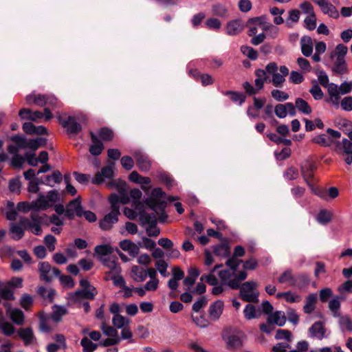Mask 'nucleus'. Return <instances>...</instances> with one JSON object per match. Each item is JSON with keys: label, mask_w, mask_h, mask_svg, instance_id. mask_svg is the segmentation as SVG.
I'll return each instance as SVG.
<instances>
[{"label": "nucleus", "mask_w": 352, "mask_h": 352, "mask_svg": "<svg viewBox=\"0 0 352 352\" xmlns=\"http://www.w3.org/2000/svg\"><path fill=\"white\" fill-rule=\"evenodd\" d=\"M29 218H21L19 219V225L25 230L30 231L31 233L39 236L42 234L43 230L41 225L45 223L47 214H39L38 212H32Z\"/></svg>", "instance_id": "f257e3e1"}, {"label": "nucleus", "mask_w": 352, "mask_h": 352, "mask_svg": "<svg viewBox=\"0 0 352 352\" xmlns=\"http://www.w3.org/2000/svg\"><path fill=\"white\" fill-rule=\"evenodd\" d=\"M348 48L344 45L340 43L336 45L334 51L330 54V58L333 63L332 71L338 74H343L346 72L347 67L345 60V56L347 54Z\"/></svg>", "instance_id": "f03ea898"}, {"label": "nucleus", "mask_w": 352, "mask_h": 352, "mask_svg": "<svg viewBox=\"0 0 352 352\" xmlns=\"http://www.w3.org/2000/svg\"><path fill=\"white\" fill-rule=\"evenodd\" d=\"M60 198L59 192L56 190H50L47 195L39 193L36 199L33 200V206L39 210H46L53 206Z\"/></svg>", "instance_id": "7ed1b4c3"}, {"label": "nucleus", "mask_w": 352, "mask_h": 352, "mask_svg": "<svg viewBox=\"0 0 352 352\" xmlns=\"http://www.w3.org/2000/svg\"><path fill=\"white\" fill-rule=\"evenodd\" d=\"M257 283L255 281L250 280L240 284L239 296L241 298L248 302H258L259 293L256 291Z\"/></svg>", "instance_id": "20e7f679"}, {"label": "nucleus", "mask_w": 352, "mask_h": 352, "mask_svg": "<svg viewBox=\"0 0 352 352\" xmlns=\"http://www.w3.org/2000/svg\"><path fill=\"white\" fill-rule=\"evenodd\" d=\"M223 267V264L216 265L210 271L208 274H203L200 280L201 281H206L209 285H212V293L214 295H219L223 291V286L225 285L221 282L219 283V280L214 275V272Z\"/></svg>", "instance_id": "39448f33"}, {"label": "nucleus", "mask_w": 352, "mask_h": 352, "mask_svg": "<svg viewBox=\"0 0 352 352\" xmlns=\"http://www.w3.org/2000/svg\"><path fill=\"white\" fill-rule=\"evenodd\" d=\"M120 212L115 204L111 206V211L99 221L100 228L103 230H110L118 221Z\"/></svg>", "instance_id": "423d86ee"}, {"label": "nucleus", "mask_w": 352, "mask_h": 352, "mask_svg": "<svg viewBox=\"0 0 352 352\" xmlns=\"http://www.w3.org/2000/svg\"><path fill=\"white\" fill-rule=\"evenodd\" d=\"M58 120L69 135H76L82 130L81 124L77 122L75 117L68 116L65 119H63L62 117L58 116Z\"/></svg>", "instance_id": "0eeeda50"}, {"label": "nucleus", "mask_w": 352, "mask_h": 352, "mask_svg": "<svg viewBox=\"0 0 352 352\" xmlns=\"http://www.w3.org/2000/svg\"><path fill=\"white\" fill-rule=\"evenodd\" d=\"M38 271L41 279L45 282H51L54 276H60V272L57 268H52L47 262H41L39 263Z\"/></svg>", "instance_id": "6e6552de"}, {"label": "nucleus", "mask_w": 352, "mask_h": 352, "mask_svg": "<svg viewBox=\"0 0 352 352\" xmlns=\"http://www.w3.org/2000/svg\"><path fill=\"white\" fill-rule=\"evenodd\" d=\"M82 217V207L79 198L72 199L65 208V217L69 220H73L74 217Z\"/></svg>", "instance_id": "1a4fd4ad"}, {"label": "nucleus", "mask_w": 352, "mask_h": 352, "mask_svg": "<svg viewBox=\"0 0 352 352\" xmlns=\"http://www.w3.org/2000/svg\"><path fill=\"white\" fill-rule=\"evenodd\" d=\"M227 347L230 350L239 349L243 346V340L246 336L242 331H238L236 333L230 334L227 336H223Z\"/></svg>", "instance_id": "9d476101"}, {"label": "nucleus", "mask_w": 352, "mask_h": 352, "mask_svg": "<svg viewBox=\"0 0 352 352\" xmlns=\"http://www.w3.org/2000/svg\"><path fill=\"white\" fill-rule=\"evenodd\" d=\"M217 270L218 276L223 284L233 289H238L240 287V284H238L236 280H234V273L233 272L226 269Z\"/></svg>", "instance_id": "9b49d317"}, {"label": "nucleus", "mask_w": 352, "mask_h": 352, "mask_svg": "<svg viewBox=\"0 0 352 352\" xmlns=\"http://www.w3.org/2000/svg\"><path fill=\"white\" fill-rule=\"evenodd\" d=\"M316 169L315 163L311 160H305L302 163L300 166L301 175L307 185L311 183Z\"/></svg>", "instance_id": "f8f14e48"}, {"label": "nucleus", "mask_w": 352, "mask_h": 352, "mask_svg": "<svg viewBox=\"0 0 352 352\" xmlns=\"http://www.w3.org/2000/svg\"><path fill=\"white\" fill-rule=\"evenodd\" d=\"M274 113L279 118H285L287 114L290 116H295L296 111L295 106L292 102H286L285 104H278L275 106Z\"/></svg>", "instance_id": "ddd939ff"}, {"label": "nucleus", "mask_w": 352, "mask_h": 352, "mask_svg": "<svg viewBox=\"0 0 352 352\" xmlns=\"http://www.w3.org/2000/svg\"><path fill=\"white\" fill-rule=\"evenodd\" d=\"M130 201V197L128 193V190H121L118 194L113 193L109 197V202L111 206L115 204L118 210H120L121 204H126Z\"/></svg>", "instance_id": "4468645a"}, {"label": "nucleus", "mask_w": 352, "mask_h": 352, "mask_svg": "<svg viewBox=\"0 0 352 352\" xmlns=\"http://www.w3.org/2000/svg\"><path fill=\"white\" fill-rule=\"evenodd\" d=\"M245 25L241 19H235L228 21L226 26V34L228 36H236L244 29Z\"/></svg>", "instance_id": "2eb2a0df"}, {"label": "nucleus", "mask_w": 352, "mask_h": 352, "mask_svg": "<svg viewBox=\"0 0 352 352\" xmlns=\"http://www.w3.org/2000/svg\"><path fill=\"white\" fill-rule=\"evenodd\" d=\"M309 336L311 338L322 340L328 338L329 334H327V329L324 327L322 322L318 321L314 322L309 329Z\"/></svg>", "instance_id": "dca6fc26"}, {"label": "nucleus", "mask_w": 352, "mask_h": 352, "mask_svg": "<svg viewBox=\"0 0 352 352\" xmlns=\"http://www.w3.org/2000/svg\"><path fill=\"white\" fill-rule=\"evenodd\" d=\"M34 104L39 107L49 105L52 107H56L58 105V101L53 95L36 94Z\"/></svg>", "instance_id": "f3484780"}, {"label": "nucleus", "mask_w": 352, "mask_h": 352, "mask_svg": "<svg viewBox=\"0 0 352 352\" xmlns=\"http://www.w3.org/2000/svg\"><path fill=\"white\" fill-rule=\"evenodd\" d=\"M114 164L111 163V164L104 166L100 172H98L94 178L93 179V183L96 184H102L104 179H111L114 175L113 170Z\"/></svg>", "instance_id": "a211bd4d"}, {"label": "nucleus", "mask_w": 352, "mask_h": 352, "mask_svg": "<svg viewBox=\"0 0 352 352\" xmlns=\"http://www.w3.org/2000/svg\"><path fill=\"white\" fill-rule=\"evenodd\" d=\"M139 210V220L142 226L148 225H157V218L155 213H148L143 210V206L139 202L138 203Z\"/></svg>", "instance_id": "6ab92c4d"}, {"label": "nucleus", "mask_w": 352, "mask_h": 352, "mask_svg": "<svg viewBox=\"0 0 352 352\" xmlns=\"http://www.w3.org/2000/svg\"><path fill=\"white\" fill-rule=\"evenodd\" d=\"M4 306L7 307L6 314L10 319L16 324H22L24 321V314L18 308H12L8 302L4 303Z\"/></svg>", "instance_id": "aec40b11"}, {"label": "nucleus", "mask_w": 352, "mask_h": 352, "mask_svg": "<svg viewBox=\"0 0 352 352\" xmlns=\"http://www.w3.org/2000/svg\"><path fill=\"white\" fill-rule=\"evenodd\" d=\"M136 164L139 169L143 172H147L151 167V161L148 155L142 151H136L134 155Z\"/></svg>", "instance_id": "412c9836"}, {"label": "nucleus", "mask_w": 352, "mask_h": 352, "mask_svg": "<svg viewBox=\"0 0 352 352\" xmlns=\"http://www.w3.org/2000/svg\"><path fill=\"white\" fill-rule=\"evenodd\" d=\"M12 142H14L17 146L21 148H29L33 151L36 150V145L35 141H31L30 140H28L23 135H14L11 138Z\"/></svg>", "instance_id": "4be33fe9"}, {"label": "nucleus", "mask_w": 352, "mask_h": 352, "mask_svg": "<svg viewBox=\"0 0 352 352\" xmlns=\"http://www.w3.org/2000/svg\"><path fill=\"white\" fill-rule=\"evenodd\" d=\"M287 321L285 314L283 311H276L267 318V323L268 324H276L278 327L285 325Z\"/></svg>", "instance_id": "5701e85b"}, {"label": "nucleus", "mask_w": 352, "mask_h": 352, "mask_svg": "<svg viewBox=\"0 0 352 352\" xmlns=\"http://www.w3.org/2000/svg\"><path fill=\"white\" fill-rule=\"evenodd\" d=\"M97 294L95 287L91 289H80L75 292L70 296L72 300L77 301L80 298L93 300Z\"/></svg>", "instance_id": "b1692460"}, {"label": "nucleus", "mask_w": 352, "mask_h": 352, "mask_svg": "<svg viewBox=\"0 0 352 352\" xmlns=\"http://www.w3.org/2000/svg\"><path fill=\"white\" fill-rule=\"evenodd\" d=\"M223 307V302L220 300L211 304L208 309L210 318L213 320H217L222 314Z\"/></svg>", "instance_id": "393cba45"}, {"label": "nucleus", "mask_w": 352, "mask_h": 352, "mask_svg": "<svg viewBox=\"0 0 352 352\" xmlns=\"http://www.w3.org/2000/svg\"><path fill=\"white\" fill-rule=\"evenodd\" d=\"M17 334L25 346L32 344L36 340L31 327L21 328L17 331Z\"/></svg>", "instance_id": "a878e982"}, {"label": "nucleus", "mask_w": 352, "mask_h": 352, "mask_svg": "<svg viewBox=\"0 0 352 352\" xmlns=\"http://www.w3.org/2000/svg\"><path fill=\"white\" fill-rule=\"evenodd\" d=\"M300 47L302 54L309 57L313 52V41L312 38L308 36H304L300 39Z\"/></svg>", "instance_id": "bb28decb"}, {"label": "nucleus", "mask_w": 352, "mask_h": 352, "mask_svg": "<svg viewBox=\"0 0 352 352\" xmlns=\"http://www.w3.org/2000/svg\"><path fill=\"white\" fill-rule=\"evenodd\" d=\"M90 136L93 144L89 147V152L93 155H99L104 148L103 144L94 133L91 131Z\"/></svg>", "instance_id": "cd10ccee"}, {"label": "nucleus", "mask_w": 352, "mask_h": 352, "mask_svg": "<svg viewBox=\"0 0 352 352\" xmlns=\"http://www.w3.org/2000/svg\"><path fill=\"white\" fill-rule=\"evenodd\" d=\"M213 252L215 256L227 258L230 256V246L227 242H223L212 246Z\"/></svg>", "instance_id": "c85d7f7f"}, {"label": "nucleus", "mask_w": 352, "mask_h": 352, "mask_svg": "<svg viewBox=\"0 0 352 352\" xmlns=\"http://www.w3.org/2000/svg\"><path fill=\"white\" fill-rule=\"evenodd\" d=\"M188 74L196 80L200 79L201 84L204 86L212 85L213 83V79L210 75L207 74H201L196 69H189Z\"/></svg>", "instance_id": "c756f323"}, {"label": "nucleus", "mask_w": 352, "mask_h": 352, "mask_svg": "<svg viewBox=\"0 0 352 352\" xmlns=\"http://www.w3.org/2000/svg\"><path fill=\"white\" fill-rule=\"evenodd\" d=\"M264 19V16L254 17L248 19L246 25L249 28L248 34L250 36H253L256 34L258 30L256 25H261Z\"/></svg>", "instance_id": "7c9ffc66"}, {"label": "nucleus", "mask_w": 352, "mask_h": 352, "mask_svg": "<svg viewBox=\"0 0 352 352\" xmlns=\"http://www.w3.org/2000/svg\"><path fill=\"white\" fill-rule=\"evenodd\" d=\"M145 204L155 212H164L166 207V202L157 200L153 198H146L144 201Z\"/></svg>", "instance_id": "2f4dec72"}, {"label": "nucleus", "mask_w": 352, "mask_h": 352, "mask_svg": "<svg viewBox=\"0 0 352 352\" xmlns=\"http://www.w3.org/2000/svg\"><path fill=\"white\" fill-rule=\"evenodd\" d=\"M318 299L317 294L312 293L308 295L305 298V304L303 307V311L305 314H311L316 308V303Z\"/></svg>", "instance_id": "473e14b6"}, {"label": "nucleus", "mask_w": 352, "mask_h": 352, "mask_svg": "<svg viewBox=\"0 0 352 352\" xmlns=\"http://www.w3.org/2000/svg\"><path fill=\"white\" fill-rule=\"evenodd\" d=\"M320 8L324 14H328L331 18L338 19L340 16V14L336 8L327 0L320 5Z\"/></svg>", "instance_id": "72a5a7b5"}, {"label": "nucleus", "mask_w": 352, "mask_h": 352, "mask_svg": "<svg viewBox=\"0 0 352 352\" xmlns=\"http://www.w3.org/2000/svg\"><path fill=\"white\" fill-rule=\"evenodd\" d=\"M131 277L136 282H143L147 277V273L142 267L134 265L131 268Z\"/></svg>", "instance_id": "f704fd0d"}, {"label": "nucleus", "mask_w": 352, "mask_h": 352, "mask_svg": "<svg viewBox=\"0 0 352 352\" xmlns=\"http://www.w3.org/2000/svg\"><path fill=\"white\" fill-rule=\"evenodd\" d=\"M296 275H294L292 270L288 269L281 274L279 276L278 281L280 284H288L289 286L294 287Z\"/></svg>", "instance_id": "c9c22d12"}, {"label": "nucleus", "mask_w": 352, "mask_h": 352, "mask_svg": "<svg viewBox=\"0 0 352 352\" xmlns=\"http://www.w3.org/2000/svg\"><path fill=\"white\" fill-rule=\"evenodd\" d=\"M295 109H297L300 113L309 115L311 113V107L307 101L301 98H298L295 101Z\"/></svg>", "instance_id": "e433bc0d"}, {"label": "nucleus", "mask_w": 352, "mask_h": 352, "mask_svg": "<svg viewBox=\"0 0 352 352\" xmlns=\"http://www.w3.org/2000/svg\"><path fill=\"white\" fill-rule=\"evenodd\" d=\"M310 283L309 276L307 274H299L296 275L294 287L299 289L307 287Z\"/></svg>", "instance_id": "4c0bfd02"}, {"label": "nucleus", "mask_w": 352, "mask_h": 352, "mask_svg": "<svg viewBox=\"0 0 352 352\" xmlns=\"http://www.w3.org/2000/svg\"><path fill=\"white\" fill-rule=\"evenodd\" d=\"M243 314L247 320L257 318L261 315V313L256 309L255 306L252 304L246 305L243 310Z\"/></svg>", "instance_id": "58836bf2"}, {"label": "nucleus", "mask_w": 352, "mask_h": 352, "mask_svg": "<svg viewBox=\"0 0 352 352\" xmlns=\"http://www.w3.org/2000/svg\"><path fill=\"white\" fill-rule=\"evenodd\" d=\"M66 314L67 309L65 307L54 305L53 307L52 319L54 322H58L61 320L63 316L65 315Z\"/></svg>", "instance_id": "ea45409f"}, {"label": "nucleus", "mask_w": 352, "mask_h": 352, "mask_svg": "<svg viewBox=\"0 0 352 352\" xmlns=\"http://www.w3.org/2000/svg\"><path fill=\"white\" fill-rule=\"evenodd\" d=\"M62 174L58 170L54 171L52 175L45 177L46 184L53 187L55 184H60L62 181Z\"/></svg>", "instance_id": "a19ab883"}, {"label": "nucleus", "mask_w": 352, "mask_h": 352, "mask_svg": "<svg viewBox=\"0 0 352 352\" xmlns=\"http://www.w3.org/2000/svg\"><path fill=\"white\" fill-rule=\"evenodd\" d=\"M212 12L214 15L226 18L228 16V10L226 6L220 3H217L212 6Z\"/></svg>", "instance_id": "79ce46f5"}, {"label": "nucleus", "mask_w": 352, "mask_h": 352, "mask_svg": "<svg viewBox=\"0 0 352 352\" xmlns=\"http://www.w3.org/2000/svg\"><path fill=\"white\" fill-rule=\"evenodd\" d=\"M340 296H336L332 300H331L329 302V308L330 311L332 312L333 317H338L340 315L339 311L340 309Z\"/></svg>", "instance_id": "37998d69"}, {"label": "nucleus", "mask_w": 352, "mask_h": 352, "mask_svg": "<svg viewBox=\"0 0 352 352\" xmlns=\"http://www.w3.org/2000/svg\"><path fill=\"white\" fill-rule=\"evenodd\" d=\"M24 228L20 225L16 223L10 224V232L13 234L12 238L15 241L20 240L24 236Z\"/></svg>", "instance_id": "c03bdc74"}, {"label": "nucleus", "mask_w": 352, "mask_h": 352, "mask_svg": "<svg viewBox=\"0 0 352 352\" xmlns=\"http://www.w3.org/2000/svg\"><path fill=\"white\" fill-rule=\"evenodd\" d=\"M339 318L338 323L342 331H352V321L347 316H342L338 317Z\"/></svg>", "instance_id": "a18cd8bd"}, {"label": "nucleus", "mask_w": 352, "mask_h": 352, "mask_svg": "<svg viewBox=\"0 0 352 352\" xmlns=\"http://www.w3.org/2000/svg\"><path fill=\"white\" fill-rule=\"evenodd\" d=\"M262 29L266 32L265 35L269 36L270 38H276L279 33V28L271 23L263 25L262 26Z\"/></svg>", "instance_id": "49530a36"}, {"label": "nucleus", "mask_w": 352, "mask_h": 352, "mask_svg": "<svg viewBox=\"0 0 352 352\" xmlns=\"http://www.w3.org/2000/svg\"><path fill=\"white\" fill-rule=\"evenodd\" d=\"M80 344L83 348L84 352H94L96 350L98 344H95L87 337H84L81 341Z\"/></svg>", "instance_id": "de8ad7c7"}, {"label": "nucleus", "mask_w": 352, "mask_h": 352, "mask_svg": "<svg viewBox=\"0 0 352 352\" xmlns=\"http://www.w3.org/2000/svg\"><path fill=\"white\" fill-rule=\"evenodd\" d=\"M112 322L115 327L121 329L129 324V320L120 314H116L112 318Z\"/></svg>", "instance_id": "09e8293b"}, {"label": "nucleus", "mask_w": 352, "mask_h": 352, "mask_svg": "<svg viewBox=\"0 0 352 352\" xmlns=\"http://www.w3.org/2000/svg\"><path fill=\"white\" fill-rule=\"evenodd\" d=\"M37 293L42 296L45 300L50 302L52 301L55 295L54 290L52 289H47L45 287L41 286L37 289Z\"/></svg>", "instance_id": "8fccbe9b"}, {"label": "nucleus", "mask_w": 352, "mask_h": 352, "mask_svg": "<svg viewBox=\"0 0 352 352\" xmlns=\"http://www.w3.org/2000/svg\"><path fill=\"white\" fill-rule=\"evenodd\" d=\"M332 214L327 210H321L317 215V221L321 224H326L331 220Z\"/></svg>", "instance_id": "3c124183"}, {"label": "nucleus", "mask_w": 352, "mask_h": 352, "mask_svg": "<svg viewBox=\"0 0 352 352\" xmlns=\"http://www.w3.org/2000/svg\"><path fill=\"white\" fill-rule=\"evenodd\" d=\"M225 95L231 96V100L234 102H238L239 105H241L245 101V96L241 93L232 91H227L225 92Z\"/></svg>", "instance_id": "603ef678"}, {"label": "nucleus", "mask_w": 352, "mask_h": 352, "mask_svg": "<svg viewBox=\"0 0 352 352\" xmlns=\"http://www.w3.org/2000/svg\"><path fill=\"white\" fill-rule=\"evenodd\" d=\"M313 85L309 89L310 94L316 100H321L323 97V92L316 80L312 82Z\"/></svg>", "instance_id": "864d4df0"}, {"label": "nucleus", "mask_w": 352, "mask_h": 352, "mask_svg": "<svg viewBox=\"0 0 352 352\" xmlns=\"http://www.w3.org/2000/svg\"><path fill=\"white\" fill-rule=\"evenodd\" d=\"M95 253L100 256H107L113 252V248L108 244L99 245L95 247Z\"/></svg>", "instance_id": "5fc2aeb1"}, {"label": "nucleus", "mask_w": 352, "mask_h": 352, "mask_svg": "<svg viewBox=\"0 0 352 352\" xmlns=\"http://www.w3.org/2000/svg\"><path fill=\"white\" fill-rule=\"evenodd\" d=\"M108 186L110 188L117 189L118 192H120L121 190H129L126 182L121 179H116L111 181L108 183Z\"/></svg>", "instance_id": "6e6d98bb"}, {"label": "nucleus", "mask_w": 352, "mask_h": 352, "mask_svg": "<svg viewBox=\"0 0 352 352\" xmlns=\"http://www.w3.org/2000/svg\"><path fill=\"white\" fill-rule=\"evenodd\" d=\"M241 51L245 56H248L250 59L254 60L258 57V52L254 48L250 46L243 45L241 48Z\"/></svg>", "instance_id": "4d7b16f0"}, {"label": "nucleus", "mask_w": 352, "mask_h": 352, "mask_svg": "<svg viewBox=\"0 0 352 352\" xmlns=\"http://www.w3.org/2000/svg\"><path fill=\"white\" fill-rule=\"evenodd\" d=\"M158 178L164 182L168 188L173 187L175 185V180L166 172H160L158 174Z\"/></svg>", "instance_id": "13d9d810"}, {"label": "nucleus", "mask_w": 352, "mask_h": 352, "mask_svg": "<svg viewBox=\"0 0 352 352\" xmlns=\"http://www.w3.org/2000/svg\"><path fill=\"white\" fill-rule=\"evenodd\" d=\"M243 262L242 260H239L236 258H234V256L229 257L226 262V265L229 268V270L233 272L234 273L236 272L237 270L240 263Z\"/></svg>", "instance_id": "bf43d9fd"}, {"label": "nucleus", "mask_w": 352, "mask_h": 352, "mask_svg": "<svg viewBox=\"0 0 352 352\" xmlns=\"http://www.w3.org/2000/svg\"><path fill=\"white\" fill-rule=\"evenodd\" d=\"M272 98L278 102H283L289 99V96L287 93L279 89H273L271 91Z\"/></svg>", "instance_id": "052dcab7"}, {"label": "nucleus", "mask_w": 352, "mask_h": 352, "mask_svg": "<svg viewBox=\"0 0 352 352\" xmlns=\"http://www.w3.org/2000/svg\"><path fill=\"white\" fill-rule=\"evenodd\" d=\"M267 136L275 143L280 144H284L285 146H289L292 144V141L289 139L283 138L279 137L276 133H270L267 135Z\"/></svg>", "instance_id": "680f3d73"}, {"label": "nucleus", "mask_w": 352, "mask_h": 352, "mask_svg": "<svg viewBox=\"0 0 352 352\" xmlns=\"http://www.w3.org/2000/svg\"><path fill=\"white\" fill-rule=\"evenodd\" d=\"M314 143L318 144L321 146H328L330 145L331 140L325 134H320L315 136L312 139Z\"/></svg>", "instance_id": "e2e57ef3"}, {"label": "nucleus", "mask_w": 352, "mask_h": 352, "mask_svg": "<svg viewBox=\"0 0 352 352\" xmlns=\"http://www.w3.org/2000/svg\"><path fill=\"white\" fill-rule=\"evenodd\" d=\"M307 186L309 187L310 190L313 193H314L316 195L318 196L321 199L327 201V192L326 189L316 187L313 185L312 183Z\"/></svg>", "instance_id": "0e129e2a"}, {"label": "nucleus", "mask_w": 352, "mask_h": 352, "mask_svg": "<svg viewBox=\"0 0 352 352\" xmlns=\"http://www.w3.org/2000/svg\"><path fill=\"white\" fill-rule=\"evenodd\" d=\"M304 26L309 30H314L316 28V16L312 14L307 16L304 20Z\"/></svg>", "instance_id": "69168bd1"}, {"label": "nucleus", "mask_w": 352, "mask_h": 352, "mask_svg": "<svg viewBox=\"0 0 352 352\" xmlns=\"http://www.w3.org/2000/svg\"><path fill=\"white\" fill-rule=\"evenodd\" d=\"M33 303L32 297L28 294H23L20 299V305L25 309L28 310Z\"/></svg>", "instance_id": "338daca9"}, {"label": "nucleus", "mask_w": 352, "mask_h": 352, "mask_svg": "<svg viewBox=\"0 0 352 352\" xmlns=\"http://www.w3.org/2000/svg\"><path fill=\"white\" fill-rule=\"evenodd\" d=\"M206 25L210 30H219L221 27V23L217 18H209L206 21Z\"/></svg>", "instance_id": "774afa93"}]
</instances>
